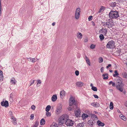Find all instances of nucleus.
<instances>
[{
	"instance_id": "obj_31",
	"label": "nucleus",
	"mask_w": 127,
	"mask_h": 127,
	"mask_svg": "<svg viewBox=\"0 0 127 127\" xmlns=\"http://www.w3.org/2000/svg\"><path fill=\"white\" fill-rule=\"evenodd\" d=\"M94 91H96L97 90V89L96 87H92L91 88Z\"/></svg>"
},
{
	"instance_id": "obj_62",
	"label": "nucleus",
	"mask_w": 127,
	"mask_h": 127,
	"mask_svg": "<svg viewBox=\"0 0 127 127\" xmlns=\"http://www.w3.org/2000/svg\"><path fill=\"white\" fill-rule=\"evenodd\" d=\"M0 74H1V75H2V74H3L1 70H0Z\"/></svg>"
},
{
	"instance_id": "obj_9",
	"label": "nucleus",
	"mask_w": 127,
	"mask_h": 127,
	"mask_svg": "<svg viewBox=\"0 0 127 127\" xmlns=\"http://www.w3.org/2000/svg\"><path fill=\"white\" fill-rule=\"evenodd\" d=\"M83 84V83L81 82H78L76 83V85L78 87H82Z\"/></svg>"
},
{
	"instance_id": "obj_43",
	"label": "nucleus",
	"mask_w": 127,
	"mask_h": 127,
	"mask_svg": "<svg viewBox=\"0 0 127 127\" xmlns=\"http://www.w3.org/2000/svg\"><path fill=\"white\" fill-rule=\"evenodd\" d=\"M3 79V74L1 75V74H0V80H2Z\"/></svg>"
},
{
	"instance_id": "obj_40",
	"label": "nucleus",
	"mask_w": 127,
	"mask_h": 127,
	"mask_svg": "<svg viewBox=\"0 0 127 127\" xmlns=\"http://www.w3.org/2000/svg\"><path fill=\"white\" fill-rule=\"evenodd\" d=\"M35 60L34 58H31V62H32L33 63H34L35 62Z\"/></svg>"
},
{
	"instance_id": "obj_23",
	"label": "nucleus",
	"mask_w": 127,
	"mask_h": 127,
	"mask_svg": "<svg viewBox=\"0 0 127 127\" xmlns=\"http://www.w3.org/2000/svg\"><path fill=\"white\" fill-rule=\"evenodd\" d=\"M120 117L121 119L123 120L124 121H126V117L122 115H121L120 116Z\"/></svg>"
},
{
	"instance_id": "obj_29",
	"label": "nucleus",
	"mask_w": 127,
	"mask_h": 127,
	"mask_svg": "<svg viewBox=\"0 0 127 127\" xmlns=\"http://www.w3.org/2000/svg\"><path fill=\"white\" fill-rule=\"evenodd\" d=\"M88 117V115L85 114H83L82 115V117L83 118H85V119L86 118H87Z\"/></svg>"
},
{
	"instance_id": "obj_39",
	"label": "nucleus",
	"mask_w": 127,
	"mask_h": 127,
	"mask_svg": "<svg viewBox=\"0 0 127 127\" xmlns=\"http://www.w3.org/2000/svg\"><path fill=\"white\" fill-rule=\"evenodd\" d=\"M75 73L76 75L77 76H78L79 75V72L78 71V70H76L75 71Z\"/></svg>"
},
{
	"instance_id": "obj_8",
	"label": "nucleus",
	"mask_w": 127,
	"mask_h": 127,
	"mask_svg": "<svg viewBox=\"0 0 127 127\" xmlns=\"http://www.w3.org/2000/svg\"><path fill=\"white\" fill-rule=\"evenodd\" d=\"M74 112L75 116L77 117L79 116L80 115L81 113L80 110L79 109L76 110V111H75Z\"/></svg>"
},
{
	"instance_id": "obj_37",
	"label": "nucleus",
	"mask_w": 127,
	"mask_h": 127,
	"mask_svg": "<svg viewBox=\"0 0 127 127\" xmlns=\"http://www.w3.org/2000/svg\"><path fill=\"white\" fill-rule=\"evenodd\" d=\"M34 115L33 114H32L30 116V119L31 120L32 119V120L34 119Z\"/></svg>"
},
{
	"instance_id": "obj_51",
	"label": "nucleus",
	"mask_w": 127,
	"mask_h": 127,
	"mask_svg": "<svg viewBox=\"0 0 127 127\" xmlns=\"http://www.w3.org/2000/svg\"><path fill=\"white\" fill-rule=\"evenodd\" d=\"M103 32H104V34L105 33V34H106L107 32V30L106 29H104Z\"/></svg>"
},
{
	"instance_id": "obj_38",
	"label": "nucleus",
	"mask_w": 127,
	"mask_h": 127,
	"mask_svg": "<svg viewBox=\"0 0 127 127\" xmlns=\"http://www.w3.org/2000/svg\"><path fill=\"white\" fill-rule=\"evenodd\" d=\"M83 124L82 123H80L77 125V127H82Z\"/></svg>"
},
{
	"instance_id": "obj_44",
	"label": "nucleus",
	"mask_w": 127,
	"mask_h": 127,
	"mask_svg": "<svg viewBox=\"0 0 127 127\" xmlns=\"http://www.w3.org/2000/svg\"><path fill=\"white\" fill-rule=\"evenodd\" d=\"M99 63H101L103 61V59L102 58H99Z\"/></svg>"
},
{
	"instance_id": "obj_7",
	"label": "nucleus",
	"mask_w": 127,
	"mask_h": 127,
	"mask_svg": "<svg viewBox=\"0 0 127 127\" xmlns=\"http://www.w3.org/2000/svg\"><path fill=\"white\" fill-rule=\"evenodd\" d=\"M110 22V21L107 22L106 23H104L103 25L104 26H107L108 28L111 27V22Z\"/></svg>"
},
{
	"instance_id": "obj_2",
	"label": "nucleus",
	"mask_w": 127,
	"mask_h": 127,
	"mask_svg": "<svg viewBox=\"0 0 127 127\" xmlns=\"http://www.w3.org/2000/svg\"><path fill=\"white\" fill-rule=\"evenodd\" d=\"M69 106H73L74 108H77L78 105L75 101V99L72 97H70L69 100Z\"/></svg>"
},
{
	"instance_id": "obj_19",
	"label": "nucleus",
	"mask_w": 127,
	"mask_h": 127,
	"mask_svg": "<svg viewBox=\"0 0 127 127\" xmlns=\"http://www.w3.org/2000/svg\"><path fill=\"white\" fill-rule=\"evenodd\" d=\"M45 123V120L43 119H42L40 120V124L42 126L44 125Z\"/></svg>"
},
{
	"instance_id": "obj_52",
	"label": "nucleus",
	"mask_w": 127,
	"mask_h": 127,
	"mask_svg": "<svg viewBox=\"0 0 127 127\" xmlns=\"http://www.w3.org/2000/svg\"><path fill=\"white\" fill-rule=\"evenodd\" d=\"M109 15L110 18L111 19V10L109 14Z\"/></svg>"
},
{
	"instance_id": "obj_32",
	"label": "nucleus",
	"mask_w": 127,
	"mask_h": 127,
	"mask_svg": "<svg viewBox=\"0 0 127 127\" xmlns=\"http://www.w3.org/2000/svg\"><path fill=\"white\" fill-rule=\"evenodd\" d=\"M112 48L113 49L115 48V43L113 41H112Z\"/></svg>"
},
{
	"instance_id": "obj_64",
	"label": "nucleus",
	"mask_w": 127,
	"mask_h": 127,
	"mask_svg": "<svg viewBox=\"0 0 127 127\" xmlns=\"http://www.w3.org/2000/svg\"><path fill=\"white\" fill-rule=\"evenodd\" d=\"M13 124L14 125H15L17 124V123L15 121H14L13 122Z\"/></svg>"
},
{
	"instance_id": "obj_1",
	"label": "nucleus",
	"mask_w": 127,
	"mask_h": 127,
	"mask_svg": "<svg viewBox=\"0 0 127 127\" xmlns=\"http://www.w3.org/2000/svg\"><path fill=\"white\" fill-rule=\"evenodd\" d=\"M68 116L66 114H64L60 117L59 120V125H63L64 123H65L67 119H69Z\"/></svg>"
},
{
	"instance_id": "obj_25",
	"label": "nucleus",
	"mask_w": 127,
	"mask_h": 127,
	"mask_svg": "<svg viewBox=\"0 0 127 127\" xmlns=\"http://www.w3.org/2000/svg\"><path fill=\"white\" fill-rule=\"evenodd\" d=\"M81 12L80 9L79 8H77L76 11V13H78L79 14H80Z\"/></svg>"
},
{
	"instance_id": "obj_15",
	"label": "nucleus",
	"mask_w": 127,
	"mask_h": 127,
	"mask_svg": "<svg viewBox=\"0 0 127 127\" xmlns=\"http://www.w3.org/2000/svg\"><path fill=\"white\" fill-rule=\"evenodd\" d=\"M111 41H109L108 42L106 45V47L110 49H111Z\"/></svg>"
},
{
	"instance_id": "obj_35",
	"label": "nucleus",
	"mask_w": 127,
	"mask_h": 127,
	"mask_svg": "<svg viewBox=\"0 0 127 127\" xmlns=\"http://www.w3.org/2000/svg\"><path fill=\"white\" fill-rule=\"evenodd\" d=\"M1 0H0V16L1 15Z\"/></svg>"
},
{
	"instance_id": "obj_11",
	"label": "nucleus",
	"mask_w": 127,
	"mask_h": 127,
	"mask_svg": "<svg viewBox=\"0 0 127 127\" xmlns=\"http://www.w3.org/2000/svg\"><path fill=\"white\" fill-rule=\"evenodd\" d=\"M62 106L61 105H60L56 109V111L57 112V113H60L62 110Z\"/></svg>"
},
{
	"instance_id": "obj_36",
	"label": "nucleus",
	"mask_w": 127,
	"mask_h": 127,
	"mask_svg": "<svg viewBox=\"0 0 127 127\" xmlns=\"http://www.w3.org/2000/svg\"><path fill=\"white\" fill-rule=\"evenodd\" d=\"M11 82L12 83H13L15 84L16 83L17 81L14 79H11Z\"/></svg>"
},
{
	"instance_id": "obj_33",
	"label": "nucleus",
	"mask_w": 127,
	"mask_h": 127,
	"mask_svg": "<svg viewBox=\"0 0 127 127\" xmlns=\"http://www.w3.org/2000/svg\"><path fill=\"white\" fill-rule=\"evenodd\" d=\"M46 115L47 117H49L51 116V113L50 112H47L46 113Z\"/></svg>"
},
{
	"instance_id": "obj_59",
	"label": "nucleus",
	"mask_w": 127,
	"mask_h": 127,
	"mask_svg": "<svg viewBox=\"0 0 127 127\" xmlns=\"http://www.w3.org/2000/svg\"><path fill=\"white\" fill-rule=\"evenodd\" d=\"M34 81H35V80H33L32 82H31V84L30 85V86H31V85H32V84H33L34 83Z\"/></svg>"
},
{
	"instance_id": "obj_45",
	"label": "nucleus",
	"mask_w": 127,
	"mask_h": 127,
	"mask_svg": "<svg viewBox=\"0 0 127 127\" xmlns=\"http://www.w3.org/2000/svg\"><path fill=\"white\" fill-rule=\"evenodd\" d=\"M35 108L36 107L34 105H33L31 107V108L33 110L35 109Z\"/></svg>"
},
{
	"instance_id": "obj_24",
	"label": "nucleus",
	"mask_w": 127,
	"mask_h": 127,
	"mask_svg": "<svg viewBox=\"0 0 127 127\" xmlns=\"http://www.w3.org/2000/svg\"><path fill=\"white\" fill-rule=\"evenodd\" d=\"M51 127H59L58 125L56 123H53L51 125Z\"/></svg>"
},
{
	"instance_id": "obj_6",
	"label": "nucleus",
	"mask_w": 127,
	"mask_h": 127,
	"mask_svg": "<svg viewBox=\"0 0 127 127\" xmlns=\"http://www.w3.org/2000/svg\"><path fill=\"white\" fill-rule=\"evenodd\" d=\"M1 104L2 106H4L5 107H7L8 106L9 103L8 101L5 100L2 101L1 102Z\"/></svg>"
},
{
	"instance_id": "obj_53",
	"label": "nucleus",
	"mask_w": 127,
	"mask_h": 127,
	"mask_svg": "<svg viewBox=\"0 0 127 127\" xmlns=\"http://www.w3.org/2000/svg\"><path fill=\"white\" fill-rule=\"evenodd\" d=\"M111 64H109L108 66H106V68L107 69L109 67H111Z\"/></svg>"
},
{
	"instance_id": "obj_21",
	"label": "nucleus",
	"mask_w": 127,
	"mask_h": 127,
	"mask_svg": "<svg viewBox=\"0 0 127 127\" xmlns=\"http://www.w3.org/2000/svg\"><path fill=\"white\" fill-rule=\"evenodd\" d=\"M51 107L50 105H47L46 108V111L47 112H48L51 109Z\"/></svg>"
},
{
	"instance_id": "obj_10",
	"label": "nucleus",
	"mask_w": 127,
	"mask_h": 127,
	"mask_svg": "<svg viewBox=\"0 0 127 127\" xmlns=\"http://www.w3.org/2000/svg\"><path fill=\"white\" fill-rule=\"evenodd\" d=\"M57 98V95H53L51 98L53 102H54L56 101Z\"/></svg>"
},
{
	"instance_id": "obj_34",
	"label": "nucleus",
	"mask_w": 127,
	"mask_h": 127,
	"mask_svg": "<svg viewBox=\"0 0 127 127\" xmlns=\"http://www.w3.org/2000/svg\"><path fill=\"white\" fill-rule=\"evenodd\" d=\"M73 107H70L69 106L68 109L69 111H72V110H73L74 109H75L76 108H73Z\"/></svg>"
},
{
	"instance_id": "obj_46",
	"label": "nucleus",
	"mask_w": 127,
	"mask_h": 127,
	"mask_svg": "<svg viewBox=\"0 0 127 127\" xmlns=\"http://www.w3.org/2000/svg\"><path fill=\"white\" fill-rule=\"evenodd\" d=\"M116 3L115 2L112 3V7H115L116 5Z\"/></svg>"
},
{
	"instance_id": "obj_4",
	"label": "nucleus",
	"mask_w": 127,
	"mask_h": 127,
	"mask_svg": "<svg viewBox=\"0 0 127 127\" xmlns=\"http://www.w3.org/2000/svg\"><path fill=\"white\" fill-rule=\"evenodd\" d=\"M74 123V121L68 119L65 121V123L67 126H73Z\"/></svg>"
},
{
	"instance_id": "obj_26",
	"label": "nucleus",
	"mask_w": 127,
	"mask_h": 127,
	"mask_svg": "<svg viewBox=\"0 0 127 127\" xmlns=\"http://www.w3.org/2000/svg\"><path fill=\"white\" fill-rule=\"evenodd\" d=\"M99 37L101 41L103 40L104 39V38L103 35L102 34H100L99 36Z\"/></svg>"
},
{
	"instance_id": "obj_3",
	"label": "nucleus",
	"mask_w": 127,
	"mask_h": 127,
	"mask_svg": "<svg viewBox=\"0 0 127 127\" xmlns=\"http://www.w3.org/2000/svg\"><path fill=\"white\" fill-rule=\"evenodd\" d=\"M116 87L117 89L121 92H122L123 91V85L121 80H120L119 82H118Z\"/></svg>"
},
{
	"instance_id": "obj_27",
	"label": "nucleus",
	"mask_w": 127,
	"mask_h": 127,
	"mask_svg": "<svg viewBox=\"0 0 127 127\" xmlns=\"http://www.w3.org/2000/svg\"><path fill=\"white\" fill-rule=\"evenodd\" d=\"M80 14H79L78 13H76L75 14V18L77 19H78L80 16Z\"/></svg>"
},
{
	"instance_id": "obj_30",
	"label": "nucleus",
	"mask_w": 127,
	"mask_h": 127,
	"mask_svg": "<svg viewBox=\"0 0 127 127\" xmlns=\"http://www.w3.org/2000/svg\"><path fill=\"white\" fill-rule=\"evenodd\" d=\"M39 123L37 121H36L35 122L34 125L33 126L34 127H37Z\"/></svg>"
},
{
	"instance_id": "obj_42",
	"label": "nucleus",
	"mask_w": 127,
	"mask_h": 127,
	"mask_svg": "<svg viewBox=\"0 0 127 127\" xmlns=\"http://www.w3.org/2000/svg\"><path fill=\"white\" fill-rule=\"evenodd\" d=\"M95 45L94 44H91L90 46V48L91 49H93L95 48Z\"/></svg>"
},
{
	"instance_id": "obj_47",
	"label": "nucleus",
	"mask_w": 127,
	"mask_h": 127,
	"mask_svg": "<svg viewBox=\"0 0 127 127\" xmlns=\"http://www.w3.org/2000/svg\"><path fill=\"white\" fill-rule=\"evenodd\" d=\"M92 117H93L95 118H97V116L94 114H92Z\"/></svg>"
},
{
	"instance_id": "obj_18",
	"label": "nucleus",
	"mask_w": 127,
	"mask_h": 127,
	"mask_svg": "<svg viewBox=\"0 0 127 127\" xmlns=\"http://www.w3.org/2000/svg\"><path fill=\"white\" fill-rule=\"evenodd\" d=\"M108 74L107 73L104 74H102V76L103 77V79H106L108 78Z\"/></svg>"
},
{
	"instance_id": "obj_41",
	"label": "nucleus",
	"mask_w": 127,
	"mask_h": 127,
	"mask_svg": "<svg viewBox=\"0 0 127 127\" xmlns=\"http://www.w3.org/2000/svg\"><path fill=\"white\" fill-rule=\"evenodd\" d=\"M93 17L92 16H89L88 18L89 21H90L91 20L93 19Z\"/></svg>"
},
{
	"instance_id": "obj_5",
	"label": "nucleus",
	"mask_w": 127,
	"mask_h": 127,
	"mask_svg": "<svg viewBox=\"0 0 127 127\" xmlns=\"http://www.w3.org/2000/svg\"><path fill=\"white\" fill-rule=\"evenodd\" d=\"M119 16V14L117 11H112V18H117Z\"/></svg>"
},
{
	"instance_id": "obj_58",
	"label": "nucleus",
	"mask_w": 127,
	"mask_h": 127,
	"mask_svg": "<svg viewBox=\"0 0 127 127\" xmlns=\"http://www.w3.org/2000/svg\"><path fill=\"white\" fill-rule=\"evenodd\" d=\"M88 41V39H85L84 42H87Z\"/></svg>"
},
{
	"instance_id": "obj_63",
	"label": "nucleus",
	"mask_w": 127,
	"mask_h": 127,
	"mask_svg": "<svg viewBox=\"0 0 127 127\" xmlns=\"http://www.w3.org/2000/svg\"><path fill=\"white\" fill-rule=\"evenodd\" d=\"M55 24V22H53L52 24V25L53 26H54Z\"/></svg>"
},
{
	"instance_id": "obj_55",
	"label": "nucleus",
	"mask_w": 127,
	"mask_h": 127,
	"mask_svg": "<svg viewBox=\"0 0 127 127\" xmlns=\"http://www.w3.org/2000/svg\"><path fill=\"white\" fill-rule=\"evenodd\" d=\"M27 60L29 61H31V58H27Z\"/></svg>"
},
{
	"instance_id": "obj_12",
	"label": "nucleus",
	"mask_w": 127,
	"mask_h": 127,
	"mask_svg": "<svg viewBox=\"0 0 127 127\" xmlns=\"http://www.w3.org/2000/svg\"><path fill=\"white\" fill-rule=\"evenodd\" d=\"M97 123L98 125L99 126H104L105 125L104 123L102 122L101 121L99 120L97 121Z\"/></svg>"
},
{
	"instance_id": "obj_48",
	"label": "nucleus",
	"mask_w": 127,
	"mask_h": 127,
	"mask_svg": "<svg viewBox=\"0 0 127 127\" xmlns=\"http://www.w3.org/2000/svg\"><path fill=\"white\" fill-rule=\"evenodd\" d=\"M103 31L104 29H101V30H100L99 31V32L101 33H103Z\"/></svg>"
},
{
	"instance_id": "obj_20",
	"label": "nucleus",
	"mask_w": 127,
	"mask_h": 127,
	"mask_svg": "<svg viewBox=\"0 0 127 127\" xmlns=\"http://www.w3.org/2000/svg\"><path fill=\"white\" fill-rule=\"evenodd\" d=\"M122 75L124 78H127V73L126 72H124L122 73Z\"/></svg>"
},
{
	"instance_id": "obj_50",
	"label": "nucleus",
	"mask_w": 127,
	"mask_h": 127,
	"mask_svg": "<svg viewBox=\"0 0 127 127\" xmlns=\"http://www.w3.org/2000/svg\"><path fill=\"white\" fill-rule=\"evenodd\" d=\"M104 68L103 67H102L101 68V73H103V70H104Z\"/></svg>"
},
{
	"instance_id": "obj_28",
	"label": "nucleus",
	"mask_w": 127,
	"mask_h": 127,
	"mask_svg": "<svg viewBox=\"0 0 127 127\" xmlns=\"http://www.w3.org/2000/svg\"><path fill=\"white\" fill-rule=\"evenodd\" d=\"M118 71L117 70H115V74H113V76L114 77H116L117 76L119 75V74L118 73Z\"/></svg>"
},
{
	"instance_id": "obj_14",
	"label": "nucleus",
	"mask_w": 127,
	"mask_h": 127,
	"mask_svg": "<svg viewBox=\"0 0 127 127\" xmlns=\"http://www.w3.org/2000/svg\"><path fill=\"white\" fill-rule=\"evenodd\" d=\"M92 106L95 107H97L99 106V105L98 103L95 102H93L91 103Z\"/></svg>"
},
{
	"instance_id": "obj_61",
	"label": "nucleus",
	"mask_w": 127,
	"mask_h": 127,
	"mask_svg": "<svg viewBox=\"0 0 127 127\" xmlns=\"http://www.w3.org/2000/svg\"><path fill=\"white\" fill-rule=\"evenodd\" d=\"M101 10L100 9H99V11H98V13H100L101 12Z\"/></svg>"
},
{
	"instance_id": "obj_22",
	"label": "nucleus",
	"mask_w": 127,
	"mask_h": 127,
	"mask_svg": "<svg viewBox=\"0 0 127 127\" xmlns=\"http://www.w3.org/2000/svg\"><path fill=\"white\" fill-rule=\"evenodd\" d=\"M77 34V37L79 39H81L82 38V35L81 33L80 32H78Z\"/></svg>"
},
{
	"instance_id": "obj_17",
	"label": "nucleus",
	"mask_w": 127,
	"mask_h": 127,
	"mask_svg": "<svg viewBox=\"0 0 127 127\" xmlns=\"http://www.w3.org/2000/svg\"><path fill=\"white\" fill-rule=\"evenodd\" d=\"M88 123L89 124L90 127H92L93 126V125L94 124V122H93L92 120H90L88 121Z\"/></svg>"
},
{
	"instance_id": "obj_13",
	"label": "nucleus",
	"mask_w": 127,
	"mask_h": 127,
	"mask_svg": "<svg viewBox=\"0 0 127 127\" xmlns=\"http://www.w3.org/2000/svg\"><path fill=\"white\" fill-rule=\"evenodd\" d=\"M66 93L64 91H61L60 93V96L61 98L62 97H64L65 95V94Z\"/></svg>"
},
{
	"instance_id": "obj_49",
	"label": "nucleus",
	"mask_w": 127,
	"mask_h": 127,
	"mask_svg": "<svg viewBox=\"0 0 127 127\" xmlns=\"http://www.w3.org/2000/svg\"><path fill=\"white\" fill-rule=\"evenodd\" d=\"M93 96L95 98H98V96L96 95H94Z\"/></svg>"
},
{
	"instance_id": "obj_57",
	"label": "nucleus",
	"mask_w": 127,
	"mask_h": 127,
	"mask_svg": "<svg viewBox=\"0 0 127 127\" xmlns=\"http://www.w3.org/2000/svg\"><path fill=\"white\" fill-rule=\"evenodd\" d=\"M112 85L113 86H115V84L112 81Z\"/></svg>"
},
{
	"instance_id": "obj_16",
	"label": "nucleus",
	"mask_w": 127,
	"mask_h": 127,
	"mask_svg": "<svg viewBox=\"0 0 127 127\" xmlns=\"http://www.w3.org/2000/svg\"><path fill=\"white\" fill-rule=\"evenodd\" d=\"M85 60H86L87 64H88L89 65H90L91 63H90V60L86 56H85Z\"/></svg>"
},
{
	"instance_id": "obj_54",
	"label": "nucleus",
	"mask_w": 127,
	"mask_h": 127,
	"mask_svg": "<svg viewBox=\"0 0 127 127\" xmlns=\"http://www.w3.org/2000/svg\"><path fill=\"white\" fill-rule=\"evenodd\" d=\"M37 83H38H38H41V81L40 80H37Z\"/></svg>"
},
{
	"instance_id": "obj_56",
	"label": "nucleus",
	"mask_w": 127,
	"mask_h": 127,
	"mask_svg": "<svg viewBox=\"0 0 127 127\" xmlns=\"http://www.w3.org/2000/svg\"><path fill=\"white\" fill-rule=\"evenodd\" d=\"M109 108L110 109H111V101L110 102L109 105Z\"/></svg>"
},
{
	"instance_id": "obj_60",
	"label": "nucleus",
	"mask_w": 127,
	"mask_h": 127,
	"mask_svg": "<svg viewBox=\"0 0 127 127\" xmlns=\"http://www.w3.org/2000/svg\"><path fill=\"white\" fill-rule=\"evenodd\" d=\"M104 8V7L103 6H101V8H100V9L101 10H103Z\"/></svg>"
}]
</instances>
